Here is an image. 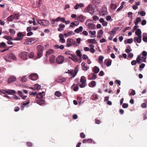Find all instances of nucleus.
<instances>
[{"label": "nucleus", "instance_id": "obj_16", "mask_svg": "<svg viewBox=\"0 0 147 147\" xmlns=\"http://www.w3.org/2000/svg\"><path fill=\"white\" fill-rule=\"evenodd\" d=\"M77 20L81 22H84V20L86 19V17L82 15H80L77 18Z\"/></svg>", "mask_w": 147, "mask_h": 147}, {"label": "nucleus", "instance_id": "obj_2", "mask_svg": "<svg viewBox=\"0 0 147 147\" xmlns=\"http://www.w3.org/2000/svg\"><path fill=\"white\" fill-rule=\"evenodd\" d=\"M37 22L41 25L47 26L49 24V21L45 20H37Z\"/></svg>", "mask_w": 147, "mask_h": 147}, {"label": "nucleus", "instance_id": "obj_55", "mask_svg": "<svg viewBox=\"0 0 147 147\" xmlns=\"http://www.w3.org/2000/svg\"><path fill=\"white\" fill-rule=\"evenodd\" d=\"M106 19L107 21H112V19L111 18V17L110 16H107L106 17Z\"/></svg>", "mask_w": 147, "mask_h": 147}, {"label": "nucleus", "instance_id": "obj_50", "mask_svg": "<svg viewBox=\"0 0 147 147\" xmlns=\"http://www.w3.org/2000/svg\"><path fill=\"white\" fill-rule=\"evenodd\" d=\"M21 80L23 82H25L26 80V76H23L21 79Z\"/></svg>", "mask_w": 147, "mask_h": 147}, {"label": "nucleus", "instance_id": "obj_12", "mask_svg": "<svg viewBox=\"0 0 147 147\" xmlns=\"http://www.w3.org/2000/svg\"><path fill=\"white\" fill-rule=\"evenodd\" d=\"M24 35L21 32H19L17 35V37L13 39L14 40H19L22 39Z\"/></svg>", "mask_w": 147, "mask_h": 147}, {"label": "nucleus", "instance_id": "obj_47", "mask_svg": "<svg viewBox=\"0 0 147 147\" xmlns=\"http://www.w3.org/2000/svg\"><path fill=\"white\" fill-rule=\"evenodd\" d=\"M30 59H32L33 57L34 56V53L33 52H30V54H29L28 55Z\"/></svg>", "mask_w": 147, "mask_h": 147}, {"label": "nucleus", "instance_id": "obj_43", "mask_svg": "<svg viewBox=\"0 0 147 147\" xmlns=\"http://www.w3.org/2000/svg\"><path fill=\"white\" fill-rule=\"evenodd\" d=\"M110 7L111 9L114 10L116 8L117 6L115 4L112 3Z\"/></svg>", "mask_w": 147, "mask_h": 147}, {"label": "nucleus", "instance_id": "obj_8", "mask_svg": "<svg viewBox=\"0 0 147 147\" xmlns=\"http://www.w3.org/2000/svg\"><path fill=\"white\" fill-rule=\"evenodd\" d=\"M64 57L62 55L59 56L56 59L57 63L60 64L62 63L64 61Z\"/></svg>", "mask_w": 147, "mask_h": 147}, {"label": "nucleus", "instance_id": "obj_49", "mask_svg": "<svg viewBox=\"0 0 147 147\" xmlns=\"http://www.w3.org/2000/svg\"><path fill=\"white\" fill-rule=\"evenodd\" d=\"M9 57L13 59L14 60H16V57L14 55L12 54H11L10 55Z\"/></svg>", "mask_w": 147, "mask_h": 147}, {"label": "nucleus", "instance_id": "obj_58", "mask_svg": "<svg viewBox=\"0 0 147 147\" xmlns=\"http://www.w3.org/2000/svg\"><path fill=\"white\" fill-rule=\"evenodd\" d=\"M77 73V71L75 70L73 73L72 76L71 77V78H74L76 75Z\"/></svg>", "mask_w": 147, "mask_h": 147}, {"label": "nucleus", "instance_id": "obj_48", "mask_svg": "<svg viewBox=\"0 0 147 147\" xmlns=\"http://www.w3.org/2000/svg\"><path fill=\"white\" fill-rule=\"evenodd\" d=\"M90 43H95L96 40L95 39H90L88 40Z\"/></svg>", "mask_w": 147, "mask_h": 147}, {"label": "nucleus", "instance_id": "obj_6", "mask_svg": "<svg viewBox=\"0 0 147 147\" xmlns=\"http://www.w3.org/2000/svg\"><path fill=\"white\" fill-rule=\"evenodd\" d=\"M76 41L71 38H68L67 40L66 43V46L67 47H70L73 45L75 44Z\"/></svg>", "mask_w": 147, "mask_h": 147}, {"label": "nucleus", "instance_id": "obj_7", "mask_svg": "<svg viewBox=\"0 0 147 147\" xmlns=\"http://www.w3.org/2000/svg\"><path fill=\"white\" fill-rule=\"evenodd\" d=\"M36 41V40L34 38H32L27 39L26 41L24 42V43L26 45L32 44Z\"/></svg>", "mask_w": 147, "mask_h": 147}, {"label": "nucleus", "instance_id": "obj_38", "mask_svg": "<svg viewBox=\"0 0 147 147\" xmlns=\"http://www.w3.org/2000/svg\"><path fill=\"white\" fill-rule=\"evenodd\" d=\"M96 85V83L95 81H92L89 84V86L90 87H92L95 86Z\"/></svg>", "mask_w": 147, "mask_h": 147}, {"label": "nucleus", "instance_id": "obj_33", "mask_svg": "<svg viewBox=\"0 0 147 147\" xmlns=\"http://www.w3.org/2000/svg\"><path fill=\"white\" fill-rule=\"evenodd\" d=\"M44 102V100L42 99H40L37 101V103L40 105H42Z\"/></svg>", "mask_w": 147, "mask_h": 147}, {"label": "nucleus", "instance_id": "obj_3", "mask_svg": "<svg viewBox=\"0 0 147 147\" xmlns=\"http://www.w3.org/2000/svg\"><path fill=\"white\" fill-rule=\"evenodd\" d=\"M146 57H141V55H140L138 56L137 57L136 59V60L137 63L138 64H139L143 62H146Z\"/></svg>", "mask_w": 147, "mask_h": 147}, {"label": "nucleus", "instance_id": "obj_37", "mask_svg": "<svg viewBox=\"0 0 147 147\" xmlns=\"http://www.w3.org/2000/svg\"><path fill=\"white\" fill-rule=\"evenodd\" d=\"M41 86L38 84H35L34 85V88L35 89L37 90H39L41 88Z\"/></svg>", "mask_w": 147, "mask_h": 147}, {"label": "nucleus", "instance_id": "obj_39", "mask_svg": "<svg viewBox=\"0 0 147 147\" xmlns=\"http://www.w3.org/2000/svg\"><path fill=\"white\" fill-rule=\"evenodd\" d=\"M76 54L80 57H82V54L80 51L79 50H77L76 51Z\"/></svg>", "mask_w": 147, "mask_h": 147}, {"label": "nucleus", "instance_id": "obj_32", "mask_svg": "<svg viewBox=\"0 0 147 147\" xmlns=\"http://www.w3.org/2000/svg\"><path fill=\"white\" fill-rule=\"evenodd\" d=\"M103 31L102 30H99L98 32V34L97 37L98 38L101 37L102 35L103 34Z\"/></svg>", "mask_w": 147, "mask_h": 147}, {"label": "nucleus", "instance_id": "obj_14", "mask_svg": "<svg viewBox=\"0 0 147 147\" xmlns=\"http://www.w3.org/2000/svg\"><path fill=\"white\" fill-rule=\"evenodd\" d=\"M64 36L62 34H60L59 36L60 38L59 41L62 43H65V40L64 38Z\"/></svg>", "mask_w": 147, "mask_h": 147}, {"label": "nucleus", "instance_id": "obj_60", "mask_svg": "<svg viewBox=\"0 0 147 147\" xmlns=\"http://www.w3.org/2000/svg\"><path fill=\"white\" fill-rule=\"evenodd\" d=\"M128 104L124 103L122 105V107L124 108H126L128 107Z\"/></svg>", "mask_w": 147, "mask_h": 147}, {"label": "nucleus", "instance_id": "obj_56", "mask_svg": "<svg viewBox=\"0 0 147 147\" xmlns=\"http://www.w3.org/2000/svg\"><path fill=\"white\" fill-rule=\"evenodd\" d=\"M141 21V18L140 17H137L136 19V22L138 24V23L140 22Z\"/></svg>", "mask_w": 147, "mask_h": 147}, {"label": "nucleus", "instance_id": "obj_40", "mask_svg": "<svg viewBox=\"0 0 147 147\" xmlns=\"http://www.w3.org/2000/svg\"><path fill=\"white\" fill-rule=\"evenodd\" d=\"M14 18V16L13 15H11L7 18V20L9 21H11Z\"/></svg>", "mask_w": 147, "mask_h": 147}, {"label": "nucleus", "instance_id": "obj_18", "mask_svg": "<svg viewBox=\"0 0 147 147\" xmlns=\"http://www.w3.org/2000/svg\"><path fill=\"white\" fill-rule=\"evenodd\" d=\"M66 79L65 78L59 77L55 81L59 83H62L65 82Z\"/></svg>", "mask_w": 147, "mask_h": 147}, {"label": "nucleus", "instance_id": "obj_13", "mask_svg": "<svg viewBox=\"0 0 147 147\" xmlns=\"http://www.w3.org/2000/svg\"><path fill=\"white\" fill-rule=\"evenodd\" d=\"M97 78V76L95 74L91 73L88 76V79L90 80H95Z\"/></svg>", "mask_w": 147, "mask_h": 147}, {"label": "nucleus", "instance_id": "obj_62", "mask_svg": "<svg viewBox=\"0 0 147 147\" xmlns=\"http://www.w3.org/2000/svg\"><path fill=\"white\" fill-rule=\"evenodd\" d=\"M123 8V6L121 5L116 10V12H119L121 11Z\"/></svg>", "mask_w": 147, "mask_h": 147}, {"label": "nucleus", "instance_id": "obj_5", "mask_svg": "<svg viewBox=\"0 0 147 147\" xmlns=\"http://www.w3.org/2000/svg\"><path fill=\"white\" fill-rule=\"evenodd\" d=\"M28 54L26 52H21L20 55V57L22 59L26 60L27 59Z\"/></svg>", "mask_w": 147, "mask_h": 147}, {"label": "nucleus", "instance_id": "obj_21", "mask_svg": "<svg viewBox=\"0 0 147 147\" xmlns=\"http://www.w3.org/2000/svg\"><path fill=\"white\" fill-rule=\"evenodd\" d=\"M6 93L9 94L13 95L16 94V92L14 90L8 89L6 90Z\"/></svg>", "mask_w": 147, "mask_h": 147}, {"label": "nucleus", "instance_id": "obj_15", "mask_svg": "<svg viewBox=\"0 0 147 147\" xmlns=\"http://www.w3.org/2000/svg\"><path fill=\"white\" fill-rule=\"evenodd\" d=\"M79 24V22L77 21H74L71 22L70 24V27L72 28H74L75 26H78Z\"/></svg>", "mask_w": 147, "mask_h": 147}, {"label": "nucleus", "instance_id": "obj_9", "mask_svg": "<svg viewBox=\"0 0 147 147\" xmlns=\"http://www.w3.org/2000/svg\"><path fill=\"white\" fill-rule=\"evenodd\" d=\"M28 78L32 80H36L38 78V76L36 74H32L28 76Z\"/></svg>", "mask_w": 147, "mask_h": 147}, {"label": "nucleus", "instance_id": "obj_19", "mask_svg": "<svg viewBox=\"0 0 147 147\" xmlns=\"http://www.w3.org/2000/svg\"><path fill=\"white\" fill-rule=\"evenodd\" d=\"M74 34V33L72 31H69L67 33H64V35L65 37V38H66Z\"/></svg>", "mask_w": 147, "mask_h": 147}, {"label": "nucleus", "instance_id": "obj_20", "mask_svg": "<svg viewBox=\"0 0 147 147\" xmlns=\"http://www.w3.org/2000/svg\"><path fill=\"white\" fill-rule=\"evenodd\" d=\"M50 63L52 64L55 63V57L53 55H51L49 58Z\"/></svg>", "mask_w": 147, "mask_h": 147}, {"label": "nucleus", "instance_id": "obj_45", "mask_svg": "<svg viewBox=\"0 0 147 147\" xmlns=\"http://www.w3.org/2000/svg\"><path fill=\"white\" fill-rule=\"evenodd\" d=\"M4 38L5 39L7 40L8 41L9 40H13V39L11 37H10L8 36H5L4 37Z\"/></svg>", "mask_w": 147, "mask_h": 147}, {"label": "nucleus", "instance_id": "obj_10", "mask_svg": "<svg viewBox=\"0 0 147 147\" xmlns=\"http://www.w3.org/2000/svg\"><path fill=\"white\" fill-rule=\"evenodd\" d=\"M85 24L90 29H94L95 28V25L92 23H88L87 21L85 23Z\"/></svg>", "mask_w": 147, "mask_h": 147}, {"label": "nucleus", "instance_id": "obj_57", "mask_svg": "<svg viewBox=\"0 0 147 147\" xmlns=\"http://www.w3.org/2000/svg\"><path fill=\"white\" fill-rule=\"evenodd\" d=\"M111 61L110 60L108 61L106 65L108 67H109L111 65Z\"/></svg>", "mask_w": 147, "mask_h": 147}, {"label": "nucleus", "instance_id": "obj_42", "mask_svg": "<svg viewBox=\"0 0 147 147\" xmlns=\"http://www.w3.org/2000/svg\"><path fill=\"white\" fill-rule=\"evenodd\" d=\"M132 51V49L130 48L129 46L127 47L126 49L125 52L127 53H129Z\"/></svg>", "mask_w": 147, "mask_h": 147}, {"label": "nucleus", "instance_id": "obj_53", "mask_svg": "<svg viewBox=\"0 0 147 147\" xmlns=\"http://www.w3.org/2000/svg\"><path fill=\"white\" fill-rule=\"evenodd\" d=\"M135 94V91L134 90H131V92L129 93L130 95H134Z\"/></svg>", "mask_w": 147, "mask_h": 147}, {"label": "nucleus", "instance_id": "obj_23", "mask_svg": "<svg viewBox=\"0 0 147 147\" xmlns=\"http://www.w3.org/2000/svg\"><path fill=\"white\" fill-rule=\"evenodd\" d=\"M83 30V27L80 26L78 28L74 30V32L77 33H79L80 32H82Z\"/></svg>", "mask_w": 147, "mask_h": 147}, {"label": "nucleus", "instance_id": "obj_54", "mask_svg": "<svg viewBox=\"0 0 147 147\" xmlns=\"http://www.w3.org/2000/svg\"><path fill=\"white\" fill-rule=\"evenodd\" d=\"M61 19V17H59L58 18H57L56 19H55L53 20H52V21L53 22H58Z\"/></svg>", "mask_w": 147, "mask_h": 147}, {"label": "nucleus", "instance_id": "obj_34", "mask_svg": "<svg viewBox=\"0 0 147 147\" xmlns=\"http://www.w3.org/2000/svg\"><path fill=\"white\" fill-rule=\"evenodd\" d=\"M18 94L21 97V98L24 100L27 97L26 96H23L22 95V92L20 91H18Z\"/></svg>", "mask_w": 147, "mask_h": 147}, {"label": "nucleus", "instance_id": "obj_26", "mask_svg": "<svg viewBox=\"0 0 147 147\" xmlns=\"http://www.w3.org/2000/svg\"><path fill=\"white\" fill-rule=\"evenodd\" d=\"M45 95V94L44 92H39L37 94L36 97L38 98H43Z\"/></svg>", "mask_w": 147, "mask_h": 147}, {"label": "nucleus", "instance_id": "obj_17", "mask_svg": "<svg viewBox=\"0 0 147 147\" xmlns=\"http://www.w3.org/2000/svg\"><path fill=\"white\" fill-rule=\"evenodd\" d=\"M142 37H135L134 38V41L135 42H137L138 43H140L141 41Z\"/></svg>", "mask_w": 147, "mask_h": 147}, {"label": "nucleus", "instance_id": "obj_63", "mask_svg": "<svg viewBox=\"0 0 147 147\" xmlns=\"http://www.w3.org/2000/svg\"><path fill=\"white\" fill-rule=\"evenodd\" d=\"M137 62L135 60H133L131 62V64L132 65H136Z\"/></svg>", "mask_w": 147, "mask_h": 147}, {"label": "nucleus", "instance_id": "obj_28", "mask_svg": "<svg viewBox=\"0 0 147 147\" xmlns=\"http://www.w3.org/2000/svg\"><path fill=\"white\" fill-rule=\"evenodd\" d=\"M59 28H58V30L60 31L63 30V28L65 27V25L63 24H59Z\"/></svg>", "mask_w": 147, "mask_h": 147}, {"label": "nucleus", "instance_id": "obj_51", "mask_svg": "<svg viewBox=\"0 0 147 147\" xmlns=\"http://www.w3.org/2000/svg\"><path fill=\"white\" fill-rule=\"evenodd\" d=\"M89 33L92 35H94L96 34V31H91V30L89 31Z\"/></svg>", "mask_w": 147, "mask_h": 147}, {"label": "nucleus", "instance_id": "obj_46", "mask_svg": "<svg viewBox=\"0 0 147 147\" xmlns=\"http://www.w3.org/2000/svg\"><path fill=\"white\" fill-rule=\"evenodd\" d=\"M55 95L59 97L61 96V92L58 91H56L55 92Z\"/></svg>", "mask_w": 147, "mask_h": 147}, {"label": "nucleus", "instance_id": "obj_64", "mask_svg": "<svg viewBox=\"0 0 147 147\" xmlns=\"http://www.w3.org/2000/svg\"><path fill=\"white\" fill-rule=\"evenodd\" d=\"M79 8V5L78 3H76V5L74 6V8L75 9H78Z\"/></svg>", "mask_w": 147, "mask_h": 147}, {"label": "nucleus", "instance_id": "obj_27", "mask_svg": "<svg viewBox=\"0 0 147 147\" xmlns=\"http://www.w3.org/2000/svg\"><path fill=\"white\" fill-rule=\"evenodd\" d=\"M71 56L72 57L71 60L75 62H77L78 61V59L77 57L75 55L73 54L71 55Z\"/></svg>", "mask_w": 147, "mask_h": 147}, {"label": "nucleus", "instance_id": "obj_59", "mask_svg": "<svg viewBox=\"0 0 147 147\" xmlns=\"http://www.w3.org/2000/svg\"><path fill=\"white\" fill-rule=\"evenodd\" d=\"M146 21L145 20H142L141 24L143 26H144L146 24Z\"/></svg>", "mask_w": 147, "mask_h": 147}, {"label": "nucleus", "instance_id": "obj_1", "mask_svg": "<svg viewBox=\"0 0 147 147\" xmlns=\"http://www.w3.org/2000/svg\"><path fill=\"white\" fill-rule=\"evenodd\" d=\"M86 78L84 76H82L80 78V81L81 84H79L78 85L81 88L85 87L86 85Z\"/></svg>", "mask_w": 147, "mask_h": 147}, {"label": "nucleus", "instance_id": "obj_24", "mask_svg": "<svg viewBox=\"0 0 147 147\" xmlns=\"http://www.w3.org/2000/svg\"><path fill=\"white\" fill-rule=\"evenodd\" d=\"M118 27H117L113 29L112 31L109 32L108 33L111 35H114L116 33L117 30L118 29Z\"/></svg>", "mask_w": 147, "mask_h": 147}, {"label": "nucleus", "instance_id": "obj_36", "mask_svg": "<svg viewBox=\"0 0 147 147\" xmlns=\"http://www.w3.org/2000/svg\"><path fill=\"white\" fill-rule=\"evenodd\" d=\"M133 41V39L132 38L129 39L125 40V43L126 44L127 43H131Z\"/></svg>", "mask_w": 147, "mask_h": 147}, {"label": "nucleus", "instance_id": "obj_4", "mask_svg": "<svg viewBox=\"0 0 147 147\" xmlns=\"http://www.w3.org/2000/svg\"><path fill=\"white\" fill-rule=\"evenodd\" d=\"M84 11L86 12H88L91 14H92L94 12V9L92 8V5L89 4L87 7L85 9Z\"/></svg>", "mask_w": 147, "mask_h": 147}, {"label": "nucleus", "instance_id": "obj_41", "mask_svg": "<svg viewBox=\"0 0 147 147\" xmlns=\"http://www.w3.org/2000/svg\"><path fill=\"white\" fill-rule=\"evenodd\" d=\"M88 141H90V143H92L93 140L91 139H84L83 140L82 142L84 144L88 143Z\"/></svg>", "mask_w": 147, "mask_h": 147}, {"label": "nucleus", "instance_id": "obj_31", "mask_svg": "<svg viewBox=\"0 0 147 147\" xmlns=\"http://www.w3.org/2000/svg\"><path fill=\"white\" fill-rule=\"evenodd\" d=\"M107 9H103L100 12V13L101 16H105L107 14Z\"/></svg>", "mask_w": 147, "mask_h": 147}, {"label": "nucleus", "instance_id": "obj_25", "mask_svg": "<svg viewBox=\"0 0 147 147\" xmlns=\"http://www.w3.org/2000/svg\"><path fill=\"white\" fill-rule=\"evenodd\" d=\"M54 53V50L52 49H50L48 50L47 51L46 53V56L47 57L49 56L50 55L53 54Z\"/></svg>", "mask_w": 147, "mask_h": 147}, {"label": "nucleus", "instance_id": "obj_11", "mask_svg": "<svg viewBox=\"0 0 147 147\" xmlns=\"http://www.w3.org/2000/svg\"><path fill=\"white\" fill-rule=\"evenodd\" d=\"M16 78L14 76H10L7 80V82L8 84H10L12 82H13L16 81Z\"/></svg>", "mask_w": 147, "mask_h": 147}, {"label": "nucleus", "instance_id": "obj_22", "mask_svg": "<svg viewBox=\"0 0 147 147\" xmlns=\"http://www.w3.org/2000/svg\"><path fill=\"white\" fill-rule=\"evenodd\" d=\"M135 34L138 37H142L141 31L140 29H137L136 30Z\"/></svg>", "mask_w": 147, "mask_h": 147}, {"label": "nucleus", "instance_id": "obj_30", "mask_svg": "<svg viewBox=\"0 0 147 147\" xmlns=\"http://www.w3.org/2000/svg\"><path fill=\"white\" fill-rule=\"evenodd\" d=\"M40 51H39V49H38V52L37 53V55L38 57L37 58H40L42 55V49H40Z\"/></svg>", "mask_w": 147, "mask_h": 147}, {"label": "nucleus", "instance_id": "obj_35", "mask_svg": "<svg viewBox=\"0 0 147 147\" xmlns=\"http://www.w3.org/2000/svg\"><path fill=\"white\" fill-rule=\"evenodd\" d=\"M93 70L95 73L97 74L99 72V69L98 67L95 66L93 68Z\"/></svg>", "mask_w": 147, "mask_h": 147}, {"label": "nucleus", "instance_id": "obj_29", "mask_svg": "<svg viewBox=\"0 0 147 147\" xmlns=\"http://www.w3.org/2000/svg\"><path fill=\"white\" fill-rule=\"evenodd\" d=\"M104 59V57L102 56H100L98 58V63L102 65L103 63V60Z\"/></svg>", "mask_w": 147, "mask_h": 147}, {"label": "nucleus", "instance_id": "obj_44", "mask_svg": "<svg viewBox=\"0 0 147 147\" xmlns=\"http://www.w3.org/2000/svg\"><path fill=\"white\" fill-rule=\"evenodd\" d=\"M138 13V14H140V15L142 17L145 16L146 14L145 12L144 11H142L140 12H139Z\"/></svg>", "mask_w": 147, "mask_h": 147}, {"label": "nucleus", "instance_id": "obj_52", "mask_svg": "<svg viewBox=\"0 0 147 147\" xmlns=\"http://www.w3.org/2000/svg\"><path fill=\"white\" fill-rule=\"evenodd\" d=\"M9 31L10 33L12 34H14L16 33L15 30L12 29H10L9 30Z\"/></svg>", "mask_w": 147, "mask_h": 147}, {"label": "nucleus", "instance_id": "obj_61", "mask_svg": "<svg viewBox=\"0 0 147 147\" xmlns=\"http://www.w3.org/2000/svg\"><path fill=\"white\" fill-rule=\"evenodd\" d=\"M93 19L94 20L96 21L98 20V18L97 16H94L93 17Z\"/></svg>", "mask_w": 147, "mask_h": 147}]
</instances>
